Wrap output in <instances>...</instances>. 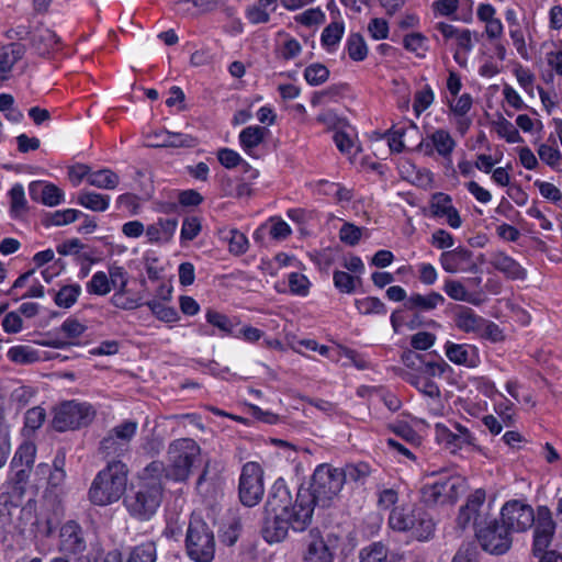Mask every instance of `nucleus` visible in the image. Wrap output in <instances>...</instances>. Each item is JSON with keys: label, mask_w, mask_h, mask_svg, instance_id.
<instances>
[{"label": "nucleus", "mask_w": 562, "mask_h": 562, "mask_svg": "<svg viewBox=\"0 0 562 562\" xmlns=\"http://www.w3.org/2000/svg\"><path fill=\"white\" fill-rule=\"evenodd\" d=\"M268 498L271 509L283 515L294 531H304L311 525L316 504L308 488H300L293 499L284 481L278 480Z\"/></svg>", "instance_id": "nucleus-1"}, {"label": "nucleus", "mask_w": 562, "mask_h": 562, "mask_svg": "<svg viewBox=\"0 0 562 562\" xmlns=\"http://www.w3.org/2000/svg\"><path fill=\"white\" fill-rule=\"evenodd\" d=\"M200 452V446L193 439H176L168 447L167 465L161 461H153L146 467V473L149 476H158L162 482H186Z\"/></svg>", "instance_id": "nucleus-2"}, {"label": "nucleus", "mask_w": 562, "mask_h": 562, "mask_svg": "<svg viewBox=\"0 0 562 562\" xmlns=\"http://www.w3.org/2000/svg\"><path fill=\"white\" fill-rule=\"evenodd\" d=\"M387 526L394 532L416 541H428L435 533L432 517L417 504L393 507L387 517Z\"/></svg>", "instance_id": "nucleus-3"}, {"label": "nucleus", "mask_w": 562, "mask_h": 562, "mask_svg": "<svg viewBox=\"0 0 562 562\" xmlns=\"http://www.w3.org/2000/svg\"><path fill=\"white\" fill-rule=\"evenodd\" d=\"M128 470L122 461H113L94 477L89 491L90 501L98 506L117 502L126 491Z\"/></svg>", "instance_id": "nucleus-4"}, {"label": "nucleus", "mask_w": 562, "mask_h": 562, "mask_svg": "<svg viewBox=\"0 0 562 562\" xmlns=\"http://www.w3.org/2000/svg\"><path fill=\"white\" fill-rule=\"evenodd\" d=\"M467 491V480L458 473L442 472L426 482L419 491L420 502L428 507L452 506Z\"/></svg>", "instance_id": "nucleus-5"}, {"label": "nucleus", "mask_w": 562, "mask_h": 562, "mask_svg": "<svg viewBox=\"0 0 562 562\" xmlns=\"http://www.w3.org/2000/svg\"><path fill=\"white\" fill-rule=\"evenodd\" d=\"M164 482L158 476H149L146 468L140 475L137 491L124 501L127 512L138 520H149L162 499Z\"/></svg>", "instance_id": "nucleus-6"}, {"label": "nucleus", "mask_w": 562, "mask_h": 562, "mask_svg": "<svg viewBox=\"0 0 562 562\" xmlns=\"http://www.w3.org/2000/svg\"><path fill=\"white\" fill-rule=\"evenodd\" d=\"M344 485L345 475L342 469L335 468L328 463H322L313 472L308 491L312 493L316 505L329 507L338 498Z\"/></svg>", "instance_id": "nucleus-7"}, {"label": "nucleus", "mask_w": 562, "mask_h": 562, "mask_svg": "<svg viewBox=\"0 0 562 562\" xmlns=\"http://www.w3.org/2000/svg\"><path fill=\"white\" fill-rule=\"evenodd\" d=\"M435 33L432 38L453 49V59L460 66H465L468 55L473 50L475 44V32L470 29L459 27L451 23L439 21L432 26Z\"/></svg>", "instance_id": "nucleus-8"}, {"label": "nucleus", "mask_w": 562, "mask_h": 562, "mask_svg": "<svg viewBox=\"0 0 562 562\" xmlns=\"http://www.w3.org/2000/svg\"><path fill=\"white\" fill-rule=\"evenodd\" d=\"M186 550L195 562H211L215 554V538L209 525L199 518H192L187 529Z\"/></svg>", "instance_id": "nucleus-9"}, {"label": "nucleus", "mask_w": 562, "mask_h": 562, "mask_svg": "<svg viewBox=\"0 0 562 562\" xmlns=\"http://www.w3.org/2000/svg\"><path fill=\"white\" fill-rule=\"evenodd\" d=\"M95 417L94 407L88 402L67 401L54 411L53 427L66 431L88 426Z\"/></svg>", "instance_id": "nucleus-10"}, {"label": "nucleus", "mask_w": 562, "mask_h": 562, "mask_svg": "<svg viewBox=\"0 0 562 562\" xmlns=\"http://www.w3.org/2000/svg\"><path fill=\"white\" fill-rule=\"evenodd\" d=\"M475 533L482 548L492 554H504L512 546L510 532L501 520L477 525Z\"/></svg>", "instance_id": "nucleus-11"}, {"label": "nucleus", "mask_w": 562, "mask_h": 562, "mask_svg": "<svg viewBox=\"0 0 562 562\" xmlns=\"http://www.w3.org/2000/svg\"><path fill=\"white\" fill-rule=\"evenodd\" d=\"M265 493L262 470L257 462H247L239 477V498L248 507L257 505Z\"/></svg>", "instance_id": "nucleus-12"}, {"label": "nucleus", "mask_w": 562, "mask_h": 562, "mask_svg": "<svg viewBox=\"0 0 562 562\" xmlns=\"http://www.w3.org/2000/svg\"><path fill=\"white\" fill-rule=\"evenodd\" d=\"M537 513L533 508L519 499L506 502L501 509V521L512 533L524 532L533 526Z\"/></svg>", "instance_id": "nucleus-13"}, {"label": "nucleus", "mask_w": 562, "mask_h": 562, "mask_svg": "<svg viewBox=\"0 0 562 562\" xmlns=\"http://www.w3.org/2000/svg\"><path fill=\"white\" fill-rule=\"evenodd\" d=\"M451 430L442 423L435 424V440L450 452H457L465 447L477 448V439L465 426L456 423Z\"/></svg>", "instance_id": "nucleus-14"}, {"label": "nucleus", "mask_w": 562, "mask_h": 562, "mask_svg": "<svg viewBox=\"0 0 562 562\" xmlns=\"http://www.w3.org/2000/svg\"><path fill=\"white\" fill-rule=\"evenodd\" d=\"M532 552L536 557H543L548 553V548L553 540L557 524L552 518V513L547 506L537 508V518L535 520Z\"/></svg>", "instance_id": "nucleus-15"}, {"label": "nucleus", "mask_w": 562, "mask_h": 562, "mask_svg": "<svg viewBox=\"0 0 562 562\" xmlns=\"http://www.w3.org/2000/svg\"><path fill=\"white\" fill-rule=\"evenodd\" d=\"M456 147L457 140L446 128L434 130L417 146L426 156L438 155L448 162L452 161V154Z\"/></svg>", "instance_id": "nucleus-16"}, {"label": "nucleus", "mask_w": 562, "mask_h": 562, "mask_svg": "<svg viewBox=\"0 0 562 562\" xmlns=\"http://www.w3.org/2000/svg\"><path fill=\"white\" fill-rule=\"evenodd\" d=\"M138 428L135 420H124L116 425L100 443V450L106 456L122 454Z\"/></svg>", "instance_id": "nucleus-17"}, {"label": "nucleus", "mask_w": 562, "mask_h": 562, "mask_svg": "<svg viewBox=\"0 0 562 562\" xmlns=\"http://www.w3.org/2000/svg\"><path fill=\"white\" fill-rule=\"evenodd\" d=\"M292 529L291 524L283 515L273 512L269 505V499L266 503V516L262 526V537L269 543L282 541L289 529Z\"/></svg>", "instance_id": "nucleus-18"}, {"label": "nucleus", "mask_w": 562, "mask_h": 562, "mask_svg": "<svg viewBox=\"0 0 562 562\" xmlns=\"http://www.w3.org/2000/svg\"><path fill=\"white\" fill-rule=\"evenodd\" d=\"M443 351L449 361L457 366L476 368L481 363L479 348L474 345L447 341Z\"/></svg>", "instance_id": "nucleus-19"}, {"label": "nucleus", "mask_w": 562, "mask_h": 562, "mask_svg": "<svg viewBox=\"0 0 562 562\" xmlns=\"http://www.w3.org/2000/svg\"><path fill=\"white\" fill-rule=\"evenodd\" d=\"M486 501V493L483 488H476L473 491L467 498V503L461 506L458 517L457 524L460 528L465 529L471 524L475 527L480 524V509L483 507Z\"/></svg>", "instance_id": "nucleus-20"}, {"label": "nucleus", "mask_w": 562, "mask_h": 562, "mask_svg": "<svg viewBox=\"0 0 562 562\" xmlns=\"http://www.w3.org/2000/svg\"><path fill=\"white\" fill-rule=\"evenodd\" d=\"M430 211L435 217L445 218L446 223L453 229L462 226L459 211L453 206L450 195L438 192L431 196Z\"/></svg>", "instance_id": "nucleus-21"}, {"label": "nucleus", "mask_w": 562, "mask_h": 562, "mask_svg": "<svg viewBox=\"0 0 562 562\" xmlns=\"http://www.w3.org/2000/svg\"><path fill=\"white\" fill-rule=\"evenodd\" d=\"M476 16L484 23V34L490 42H497L504 35V24L496 16V9L491 3H480L476 9Z\"/></svg>", "instance_id": "nucleus-22"}, {"label": "nucleus", "mask_w": 562, "mask_h": 562, "mask_svg": "<svg viewBox=\"0 0 562 562\" xmlns=\"http://www.w3.org/2000/svg\"><path fill=\"white\" fill-rule=\"evenodd\" d=\"M439 262L446 272H465L472 266V251L464 247H457L441 252Z\"/></svg>", "instance_id": "nucleus-23"}, {"label": "nucleus", "mask_w": 562, "mask_h": 562, "mask_svg": "<svg viewBox=\"0 0 562 562\" xmlns=\"http://www.w3.org/2000/svg\"><path fill=\"white\" fill-rule=\"evenodd\" d=\"M269 131L260 125H250L243 128L238 135L240 148L251 158L261 156L259 147L265 142Z\"/></svg>", "instance_id": "nucleus-24"}, {"label": "nucleus", "mask_w": 562, "mask_h": 562, "mask_svg": "<svg viewBox=\"0 0 562 562\" xmlns=\"http://www.w3.org/2000/svg\"><path fill=\"white\" fill-rule=\"evenodd\" d=\"M445 301L443 295L435 291L427 294L412 293L405 300L404 307L415 313H429L443 305Z\"/></svg>", "instance_id": "nucleus-25"}, {"label": "nucleus", "mask_w": 562, "mask_h": 562, "mask_svg": "<svg viewBox=\"0 0 562 562\" xmlns=\"http://www.w3.org/2000/svg\"><path fill=\"white\" fill-rule=\"evenodd\" d=\"M490 263L494 269L505 274L508 279L522 281L527 278V270L505 252L498 251L492 254Z\"/></svg>", "instance_id": "nucleus-26"}, {"label": "nucleus", "mask_w": 562, "mask_h": 562, "mask_svg": "<svg viewBox=\"0 0 562 562\" xmlns=\"http://www.w3.org/2000/svg\"><path fill=\"white\" fill-rule=\"evenodd\" d=\"M60 549L68 553H79L85 550L86 542L80 526L76 521H67L60 529Z\"/></svg>", "instance_id": "nucleus-27"}, {"label": "nucleus", "mask_w": 562, "mask_h": 562, "mask_svg": "<svg viewBox=\"0 0 562 562\" xmlns=\"http://www.w3.org/2000/svg\"><path fill=\"white\" fill-rule=\"evenodd\" d=\"M30 195L33 200H41L44 205L56 206L65 201V193L53 183L31 182Z\"/></svg>", "instance_id": "nucleus-28"}, {"label": "nucleus", "mask_w": 562, "mask_h": 562, "mask_svg": "<svg viewBox=\"0 0 562 562\" xmlns=\"http://www.w3.org/2000/svg\"><path fill=\"white\" fill-rule=\"evenodd\" d=\"M178 227L176 218H159L156 223L150 224L146 228V237L150 244L169 243Z\"/></svg>", "instance_id": "nucleus-29"}, {"label": "nucleus", "mask_w": 562, "mask_h": 562, "mask_svg": "<svg viewBox=\"0 0 562 562\" xmlns=\"http://www.w3.org/2000/svg\"><path fill=\"white\" fill-rule=\"evenodd\" d=\"M408 382L424 396L429 397L436 405L431 411L435 415H440L442 407L440 403L441 392L436 382L427 376L412 375Z\"/></svg>", "instance_id": "nucleus-30"}, {"label": "nucleus", "mask_w": 562, "mask_h": 562, "mask_svg": "<svg viewBox=\"0 0 562 562\" xmlns=\"http://www.w3.org/2000/svg\"><path fill=\"white\" fill-rule=\"evenodd\" d=\"M454 324L461 331L477 335L481 324H484V317L470 307L459 306L454 315Z\"/></svg>", "instance_id": "nucleus-31"}, {"label": "nucleus", "mask_w": 562, "mask_h": 562, "mask_svg": "<svg viewBox=\"0 0 562 562\" xmlns=\"http://www.w3.org/2000/svg\"><path fill=\"white\" fill-rule=\"evenodd\" d=\"M508 34L518 55L526 60L529 59L527 48V38L531 40V25L529 21L524 19L522 23L509 26Z\"/></svg>", "instance_id": "nucleus-32"}, {"label": "nucleus", "mask_w": 562, "mask_h": 562, "mask_svg": "<svg viewBox=\"0 0 562 562\" xmlns=\"http://www.w3.org/2000/svg\"><path fill=\"white\" fill-rule=\"evenodd\" d=\"M110 303L114 307L123 311H133L145 304L143 302L142 293L138 291H133L127 286L116 292H113L110 299Z\"/></svg>", "instance_id": "nucleus-33"}, {"label": "nucleus", "mask_w": 562, "mask_h": 562, "mask_svg": "<svg viewBox=\"0 0 562 562\" xmlns=\"http://www.w3.org/2000/svg\"><path fill=\"white\" fill-rule=\"evenodd\" d=\"M23 56V47L20 44H10L0 48V80H5L13 66Z\"/></svg>", "instance_id": "nucleus-34"}, {"label": "nucleus", "mask_w": 562, "mask_h": 562, "mask_svg": "<svg viewBox=\"0 0 562 562\" xmlns=\"http://www.w3.org/2000/svg\"><path fill=\"white\" fill-rule=\"evenodd\" d=\"M345 33V22L341 19L330 22L322 32L321 42L328 53L337 49Z\"/></svg>", "instance_id": "nucleus-35"}, {"label": "nucleus", "mask_w": 562, "mask_h": 562, "mask_svg": "<svg viewBox=\"0 0 562 562\" xmlns=\"http://www.w3.org/2000/svg\"><path fill=\"white\" fill-rule=\"evenodd\" d=\"M220 237L227 243L231 254L239 256L248 250L249 241L247 236L236 228H223L220 231Z\"/></svg>", "instance_id": "nucleus-36"}, {"label": "nucleus", "mask_w": 562, "mask_h": 562, "mask_svg": "<svg viewBox=\"0 0 562 562\" xmlns=\"http://www.w3.org/2000/svg\"><path fill=\"white\" fill-rule=\"evenodd\" d=\"M110 196L92 191H81L78 194L77 203L93 212H105L110 206Z\"/></svg>", "instance_id": "nucleus-37"}, {"label": "nucleus", "mask_w": 562, "mask_h": 562, "mask_svg": "<svg viewBox=\"0 0 562 562\" xmlns=\"http://www.w3.org/2000/svg\"><path fill=\"white\" fill-rule=\"evenodd\" d=\"M205 319L209 324L220 329L224 335L234 337L236 326L239 324L237 318H231L225 314L209 310L205 313Z\"/></svg>", "instance_id": "nucleus-38"}, {"label": "nucleus", "mask_w": 562, "mask_h": 562, "mask_svg": "<svg viewBox=\"0 0 562 562\" xmlns=\"http://www.w3.org/2000/svg\"><path fill=\"white\" fill-rule=\"evenodd\" d=\"M7 357L18 364H30L42 360L40 351L27 345H19L11 347Z\"/></svg>", "instance_id": "nucleus-39"}, {"label": "nucleus", "mask_w": 562, "mask_h": 562, "mask_svg": "<svg viewBox=\"0 0 562 562\" xmlns=\"http://www.w3.org/2000/svg\"><path fill=\"white\" fill-rule=\"evenodd\" d=\"M120 183V177L111 169H99L89 175V184L98 189L114 190Z\"/></svg>", "instance_id": "nucleus-40"}, {"label": "nucleus", "mask_w": 562, "mask_h": 562, "mask_svg": "<svg viewBox=\"0 0 562 562\" xmlns=\"http://www.w3.org/2000/svg\"><path fill=\"white\" fill-rule=\"evenodd\" d=\"M81 294V285L70 283L63 285L54 293V302L58 307L70 308Z\"/></svg>", "instance_id": "nucleus-41"}, {"label": "nucleus", "mask_w": 562, "mask_h": 562, "mask_svg": "<svg viewBox=\"0 0 562 562\" xmlns=\"http://www.w3.org/2000/svg\"><path fill=\"white\" fill-rule=\"evenodd\" d=\"M345 49L350 59L362 61L368 56V46L363 36L359 33H351L346 41Z\"/></svg>", "instance_id": "nucleus-42"}, {"label": "nucleus", "mask_w": 562, "mask_h": 562, "mask_svg": "<svg viewBox=\"0 0 562 562\" xmlns=\"http://www.w3.org/2000/svg\"><path fill=\"white\" fill-rule=\"evenodd\" d=\"M443 102L448 106L450 115L463 117L472 109L473 98L470 93H462L458 97L445 98Z\"/></svg>", "instance_id": "nucleus-43"}, {"label": "nucleus", "mask_w": 562, "mask_h": 562, "mask_svg": "<svg viewBox=\"0 0 562 562\" xmlns=\"http://www.w3.org/2000/svg\"><path fill=\"white\" fill-rule=\"evenodd\" d=\"M306 560L311 562H333L334 553L324 539L317 538L308 544Z\"/></svg>", "instance_id": "nucleus-44"}, {"label": "nucleus", "mask_w": 562, "mask_h": 562, "mask_svg": "<svg viewBox=\"0 0 562 562\" xmlns=\"http://www.w3.org/2000/svg\"><path fill=\"white\" fill-rule=\"evenodd\" d=\"M460 8V0H435L430 4L434 18H448L459 21L457 13Z\"/></svg>", "instance_id": "nucleus-45"}, {"label": "nucleus", "mask_w": 562, "mask_h": 562, "mask_svg": "<svg viewBox=\"0 0 562 562\" xmlns=\"http://www.w3.org/2000/svg\"><path fill=\"white\" fill-rule=\"evenodd\" d=\"M443 291L454 301L468 302L475 305L479 304V301L474 299V295L470 293L460 281L452 279L446 280Z\"/></svg>", "instance_id": "nucleus-46"}, {"label": "nucleus", "mask_w": 562, "mask_h": 562, "mask_svg": "<svg viewBox=\"0 0 562 562\" xmlns=\"http://www.w3.org/2000/svg\"><path fill=\"white\" fill-rule=\"evenodd\" d=\"M146 305L153 315L165 323H175L179 321V314L177 310L172 306L165 305L162 302L158 300H150L146 302Z\"/></svg>", "instance_id": "nucleus-47"}, {"label": "nucleus", "mask_w": 562, "mask_h": 562, "mask_svg": "<svg viewBox=\"0 0 562 562\" xmlns=\"http://www.w3.org/2000/svg\"><path fill=\"white\" fill-rule=\"evenodd\" d=\"M157 549L153 541H146L136 546L131 551L126 562H156Z\"/></svg>", "instance_id": "nucleus-48"}, {"label": "nucleus", "mask_w": 562, "mask_h": 562, "mask_svg": "<svg viewBox=\"0 0 562 562\" xmlns=\"http://www.w3.org/2000/svg\"><path fill=\"white\" fill-rule=\"evenodd\" d=\"M345 482L347 480L358 484H364L367 479L371 475V467L366 462L350 463L342 469Z\"/></svg>", "instance_id": "nucleus-49"}, {"label": "nucleus", "mask_w": 562, "mask_h": 562, "mask_svg": "<svg viewBox=\"0 0 562 562\" xmlns=\"http://www.w3.org/2000/svg\"><path fill=\"white\" fill-rule=\"evenodd\" d=\"M403 46L416 57L423 58L427 52V37L422 33H409L403 38Z\"/></svg>", "instance_id": "nucleus-50"}, {"label": "nucleus", "mask_w": 562, "mask_h": 562, "mask_svg": "<svg viewBox=\"0 0 562 562\" xmlns=\"http://www.w3.org/2000/svg\"><path fill=\"white\" fill-rule=\"evenodd\" d=\"M355 304L358 312L363 315H385L387 312L385 304L375 296L358 299Z\"/></svg>", "instance_id": "nucleus-51"}, {"label": "nucleus", "mask_w": 562, "mask_h": 562, "mask_svg": "<svg viewBox=\"0 0 562 562\" xmlns=\"http://www.w3.org/2000/svg\"><path fill=\"white\" fill-rule=\"evenodd\" d=\"M435 101V91L429 85H425L414 94L413 110L416 117H419Z\"/></svg>", "instance_id": "nucleus-52"}, {"label": "nucleus", "mask_w": 562, "mask_h": 562, "mask_svg": "<svg viewBox=\"0 0 562 562\" xmlns=\"http://www.w3.org/2000/svg\"><path fill=\"white\" fill-rule=\"evenodd\" d=\"M35 454V445L31 441H25L18 448L11 461V467L18 468L20 465H25L26 468H31L34 463Z\"/></svg>", "instance_id": "nucleus-53"}, {"label": "nucleus", "mask_w": 562, "mask_h": 562, "mask_svg": "<svg viewBox=\"0 0 562 562\" xmlns=\"http://www.w3.org/2000/svg\"><path fill=\"white\" fill-rule=\"evenodd\" d=\"M106 274L111 291L116 292L128 285L130 273L124 267L111 265Z\"/></svg>", "instance_id": "nucleus-54"}, {"label": "nucleus", "mask_w": 562, "mask_h": 562, "mask_svg": "<svg viewBox=\"0 0 562 562\" xmlns=\"http://www.w3.org/2000/svg\"><path fill=\"white\" fill-rule=\"evenodd\" d=\"M86 290L89 294L105 296L111 292L108 274L104 271H97L86 283Z\"/></svg>", "instance_id": "nucleus-55"}, {"label": "nucleus", "mask_w": 562, "mask_h": 562, "mask_svg": "<svg viewBox=\"0 0 562 562\" xmlns=\"http://www.w3.org/2000/svg\"><path fill=\"white\" fill-rule=\"evenodd\" d=\"M80 215L83 213L76 209H65L58 210L50 213L46 217L47 226H64L70 223H74L76 220L80 218Z\"/></svg>", "instance_id": "nucleus-56"}, {"label": "nucleus", "mask_w": 562, "mask_h": 562, "mask_svg": "<svg viewBox=\"0 0 562 562\" xmlns=\"http://www.w3.org/2000/svg\"><path fill=\"white\" fill-rule=\"evenodd\" d=\"M328 77V68L319 63L311 64L304 70V78L310 86H319L326 82Z\"/></svg>", "instance_id": "nucleus-57"}, {"label": "nucleus", "mask_w": 562, "mask_h": 562, "mask_svg": "<svg viewBox=\"0 0 562 562\" xmlns=\"http://www.w3.org/2000/svg\"><path fill=\"white\" fill-rule=\"evenodd\" d=\"M289 289L293 295L305 297L310 293L311 282L308 278L300 272H291L288 276Z\"/></svg>", "instance_id": "nucleus-58"}, {"label": "nucleus", "mask_w": 562, "mask_h": 562, "mask_svg": "<svg viewBox=\"0 0 562 562\" xmlns=\"http://www.w3.org/2000/svg\"><path fill=\"white\" fill-rule=\"evenodd\" d=\"M65 456L57 454L54 460V470L50 471L48 476V486L52 490L58 491L63 487L66 480V472L64 470Z\"/></svg>", "instance_id": "nucleus-59"}, {"label": "nucleus", "mask_w": 562, "mask_h": 562, "mask_svg": "<svg viewBox=\"0 0 562 562\" xmlns=\"http://www.w3.org/2000/svg\"><path fill=\"white\" fill-rule=\"evenodd\" d=\"M333 281L335 288L341 293L351 294L356 291L357 279L346 271H334Z\"/></svg>", "instance_id": "nucleus-60"}, {"label": "nucleus", "mask_w": 562, "mask_h": 562, "mask_svg": "<svg viewBox=\"0 0 562 562\" xmlns=\"http://www.w3.org/2000/svg\"><path fill=\"white\" fill-rule=\"evenodd\" d=\"M494 411L505 427H510L515 424L514 404L505 396H502V401L494 404Z\"/></svg>", "instance_id": "nucleus-61"}, {"label": "nucleus", "mask_w": 562, "mask_h": 562, "mask_svg": "<svg viewBox=\"0 0 562 562\" xmlns=\"http://www.w3.org/2000/svg\"><path fill=\"white\" fill-rule=\"evenodd\" d=\"M538 155L539 158L547 164L551 168H557L560 166L562 161V155L558 147L548 145V144H541L538 147Z\"/></svg>", "instance_id": "nucleus-62"}, {"label": "nucleus", "mask_w": 562, "mask_h": 562, "mask_svg": "<svg viewBox=\"0 0 562 562\" xmlns=\"http://www.w3.org/2000/svg\"><path fill=\"white\" fill-rule=\"evenodd\" d=\"M496 132L498 136L504 138L507 143L516 144L524 142L515 125L505 119L496 124Z\"/></svg>", "instance_id": "nucleus-63"}, {"label": "nucleus", "mask_w": 562, "mask_h": 562, "mask_svg": "<svg viewBox=\"0 0 562 562\" xmlns=\"http://www.w3.org/2000/svg\"><path fill=\"white\" fill-rule=\"evenodd\" d=\"M533 184L538 188L543 199L554 204H559L562 201V191L555 184L539 179Z\"/></svg>", "instance_id": "nucleus-64"}]
</instances>
